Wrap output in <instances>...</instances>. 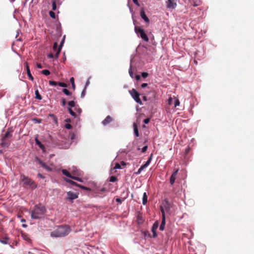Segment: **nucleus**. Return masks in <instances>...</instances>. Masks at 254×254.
Here are the masks:
<instances>
[{"instance_id": "obj_1", "label": "nucleus", "mask_w": 254, "mask_h": 254, "mask_svg": "<svg viewBox=\"0 0 254 254\" xmlns=\"http://www.w3.org/2000/svg\"><path fill=\"white\" fill-rule=\"evenodd\" d=\"M71 229L67 225L58 226L55 230L51 233V236L53 238L65 237L70 232Z\"/></svg>"}, {"instance_id": "obj_2", "label": "nucleus", "mask_w": 254, "mask_h": 254, "mask_svg": "<svg viewBox=\"0 0 254 254\" xmlns=\"http://www.w3.org/2000/svg\"><path fill=\"white\" fill-rule=\"evenodd\" d=\"M45 208L41 205H35L31 212V218L33 219H38L44 217L45 213Z\"/></svg>"}, {"instance_id": "obj_3", "label": "nucleus", "mask_w": 254, "mask_h": 254, "mask_svg": "<svg viewBox=\"0 0 254 254\" xmlns=\"http://www.w3.org/2000/svg\"><path fill=\"white\" fill-rule=\"evenodd\" d=\"M169 204L168 201H166V203L164 205V206H160V210L162 216L161 224L159 227V230L160 231L164 230L165 228L166 223L165 211H168L169 210Z\"/></svg>"}, {"instance_id": "obj_4", "label": "nucleus", "mask_w": 254, "mask_h": 254, "mask_svg": "<svg viewBox=\"0 0 254 254\" xmlns=\"http://www.w3.org/2000/svg\"><path fill=\"white\" fill-rule=\"evenodd\" d=\"M20 181L24 185L31 187L32 189H35L37 187L36 184L31 179L21 175L20 176Z\"/></svg>"}, {"instance_id": "obj_5", "label": "nucleus", "mask_w": 254, "mask_h": 254, "mask_svg": "<svg viewBox=\"0 0 254 254\" xmlns=\"http://www.w3.org/2000/svg\"><path fill=\"white\" fill-rule=\"evenodd\" d=\"M135 31L137 35L139 36L144 41L147 42L148 41V38L143 29L135 26Z\"/></svg>"}, {"instance_id": "obj_6", "label": "nucleus", "mask_w": 254, "mask_h": 254, "mask_svg": "<svg viewBox=\"0 0 254 254\" xmlns=\"http://www.w3.org/2000/svg\"><path fill=\"white\" fill-rule=\"evenodd\" d=\"M129 93L136 103L140 105L142 104L139 98L140 94L135 89H132V90H129Z\"/></svg>"}, {"instance_id": "obj_7", "label": "nucleus", "mask_w": 254, "mask_h": 254, "mask_svg": "<svg viewBox=\"0 0 254 254\" xmlns=\"http://www.w3.org/2000/svg\"><path fill=\"white\" fill-rule=\"evenodd\" d=\"M178 0H167L166 1V7L168 9H175L177 7Z\"/></svg>"}, {"instance_id": "obj_8", "label": "nucleus", "mask_w": 254, "mask_h": 254, "mask_svg": "<svg viewBox=\"0 0 254 254\" xmlns=\"http://www.w3.org/2000/svg\"><path fill=\"white\" fill-rule=\"evenodd\" d=\"M62 172L64 175L66 176V177L71 178L74 180L80 182H82V181L81 179H80L79 177H76V176H72L71 175V174L65 169H63L62 170Z\"/></svg>"}, {"instance_id": "obj_9", "label": "nucleus", "mask_w": 254, "mask_h": 254, "mask_svg": "<svg viewBox=\"0 0 254 254\" xmlns=\"http://www.w3.org/2000/svg\"><path fill=\"white\" fill-rule=\"evenodd\" d=\"M68 105L69 106V108H68V112L69 114L74 117H76V114L71 109V107H74L75 102L73 101H70L68 102Z\"/></svg>"}, {"instance_id": "obj_10", "label": "nucleus", "mask_w": 254, "mask_h": 254, "mask_svg": "<svg viewBox=\"0 0 254 254\" xmlns=\"http://www.w3.org/2000/svg\"><path fill=\"white\" fill-rule=\"evenodd\" d=\"M12 132V130L10 128H8L7 131L6 132L5 134H4V136L2 138V144H5V140L8 138H10L12 136L11 133Z\"/></svg>"}, {"instance_id": "obj_11", "label": "nucleus", "mask_w": 254, "mask_h": 254, "mask_svg": "<svg viewBox=\"0 0 254 254\" xmlns=\"http://www.w3.org/2000/svg\"><path fill=\"white\" fill-rule=\"evenodd\" d=\"M67 198L70 200H73L78 197V194L76 193L68 191L67 193Z\"/></svg>"}, {"instance_id": "obj_12", "label": "nucleus", "mask_w": 254, "mask_h": 254, "mask_svg": "<svg viewBox=\"0 0 254 254\" xmlns=\"http://www.w3.org/2000/svg\"><path fill=\"white\" fill-rule=\"evenodd\" d=\"M73 169L71 171L72 173L75 176H82L83 175V172L81 171L78 170L76 168L73 167Z\"/></svg>"}, {"instance_id": "obj_13", "label": "nucleus", "mask_w": 254, "mask_h": 254, "mask_svg": "<svg viewBox=\"0 0 254 254\" xmlns=\"http://www.w3.org/2000/svg\"><path fill=\"white\" fill-rule=\"evenodd\" d=\"M64 180L66 182H67L69 183V184H70L71 185L77 186L78 187H80V188H82V189H85V190H87V189L86 187L81 186V185H80L79 184H77L76 183L73 182V181H72L71 180H69V179H64Z\"/></svg>"}, {"instance_id": "obj_14", "label": "nucleus", "mask_w": 254, "mask_h": 254, "mask_svg": "<svg viewBox=\"0 0 254 254\" xmlns=\"http://www.w3.org/2000/svg\"><path fill=\"white\" fill-rule=\"evenodd\" d=\"M25 65L26 68V72H27V75H28L29 79L33 81L34 80V78L32 76V75L30 72V68L28 66L27 63H25Z\"/></svg>"}, {"instance_id": "obj_15", "label": "nucleus", "mask_w": 254, "mask_h": 254, "mask_svg": "<svg viewBox=\"0 0 254 254\" xmlns=\"http://www.w3.org/2000/svg\"><path fill=\"white\" fill-rule=\"evenodd\" d=\"M179 171V169H177L171 175L170 177V184L173 185L176 180V176Z\"/></svg>"}, {"instance_id": "obj_16", "label": "nucleus", "mask_w": 254, "mask_h": 254, "mask_svg": "<svg viewBox=\"0 0 254 254\" xmlns=\"http://www.w3.org/2000/svg\"><path fill=\"white\" fill-rule=\"evenodd\" d=\"M113 121L112 117L108 116L102 122L104 126H106Z\"/></svg>"}, {"instance_id": "obj_17", "label": "nucleus", "mask_w": 254, "mask_h": 254, "mask_svg": "<svg viewBox=\"0 0 254 254\" xmlns=\"http://www.w3.org/2000/svg\"><path fill=\"white\" fill-rule=\"evenodd\" d=\"M140 16L141 18L146 22L148 23L149 22V20L148 18L146 15L145 12L143 9H141L140 11Z\"/></svg>"}, {"instance_id": "obj_18", "label": "nucleus", "mask_w": 254, "mask_h": 254, "mask_svg": "<svg viewBox=\"0 0 254 254\" xmlns=\"http://www.w3.org/2000/svg\"><path fill=\"white\" fill-rule=\"evenodd\" d=\"M158 223L157 222H155L153 224V227L152 228V233L153 234V237H155L157 236L156 231V230L158 228Z\"/></svg>"}, {"instance_id": "obj_19", "label": "nucleus", "mask_w": 254, "mask_h": 254, "mask_svg": "<svg viewBox=\"0 0 254 254\" xmlns=\"http://www.w3.org/2000/svg\"><path fill=\"white\" fill-rule=\"evenodd\" d=\"M64 39H65V36H64L63 39H62V41L61 42L60 45V46H59V48H58V51L57 52V53H56V57H57V58L58 57L59 55V54H60V52H61V51L62 48V47H63V45L64 43Z\"/></svg>"}, {"instance_id": "obj_20", "label": "nucleus", "mask_w": 254, "mask_h": 254, "mask_svg": "<svg viewBox=\"0 0 254 254\" xmlns=\"http://www.w3.org/2000/svg\"><path fill=\"white\" fill-rule=\"evenodd\" d=\"M36 144L43 151H45V147L43 144L36 137L35 138Z\"/></svg>"}, {"instance_id": "obj_21", "label": "nucleus", "mask_w": 254, "mask_h": 254, "mask_svg": "<svg viewBox=\"0 0 254 254\" xmlns=\"http://www.w3.org/2000/svg\"><path fill=\"white\" fill-rule=\"evenodd\" d=\"M152 154L151 155V156L149 158L148 160L146 162V163L144 165L141 166L142 168H143V169H145V168H146L147 167H148L149 166V165L150 164V163L151 162V159H152Z\"/></svg>"}, {"instance_id": "obj_22", "label": "nucleus", "mask_w": 254, "mask_h": 254, "mask_svg": "<svg viewBox=\"0 0 254 254\" xmlns=\"http://www.w3.org/2000/svg\"><path fill=\"white\" fill-rule=\"evenodd\" d=\"M152 154L151 155V156L149 158L148 160L146 162V163L144 165L141 166L142 168H143V169H145V168H146L147 167H148L149 166V165L150 164V163L151 162V159H152Z\"/></svg>"}, {"instance_id": "obj_23", "label": "nucleus", "mask_w": 254, "mask_h": 254, "mask_svg": "<svg viewBox=\"0 0 254 254\" xmlns=\"http://www.w3.org/2000/svg\"><path fill=\"white\" fill-rule=\"evenodd\" d=\"M147 202V195L146 192H144L142 197V204L145 205Z\"/></svg>"}, {"instance_id": "obj_24", "label": "nucleus", "mask_w": 254, "mask_h": 254, "mask_svg": "<svg viewBox=\"0 0 254 254\" xmlns=\"http://www.w3.org/2000/svg\"><path fill=\"white\" fill-rule=\"evenodd\" d=\"M133 131H134V133L136 137H138L139 136V132L138 131L137 127L136 125V124H133Z\"/></svg>"}, {"instance_id": "obj_25", "label": "nucleus", "mask_w": 254, "mask_h": 254, "mask_svg": "<svg viewBox=\"0 0 254 254\" xmlns=\"http://www.w3.org/2000/svg\"><path fill=\"white\" fill-rule=\"evenodd\" d=\"M35 98L36 99H38L39 100H42V98L41 96L40 95L38 89H36L35 91Z\"/></svg>"}, {"instance_id": "obj_26", "label": "nucleus", "mask_w": 254, "mask_h": 254, "mask_svg": "<svg viewBox=\"0 0 254 254\" xmlns=\"http://www.w3.org/2000/svg\"><path fill=\"white\" fill-rule=\"evenodd\" d=\"M39 163L42 165V166L43 167H44V168H45L47 171H52L51 168L50 167L47 166L45 163H43V162H42L41 161H40Z\"/></svg>"}, {"instance_id": "obj_27", "label": "nucleus", "mask_w": 254, "mask_h": 254, "mask_svg": "<svg viewBox=\"0 0 254 254\" xmlns=\"http://www.w3.org/2000/svg\"><path fill=\"white\" fill-rule=\"evenodd\" d=\"M131 62H132V60L131 59L129 69V70H128V73H129V74L130 76L132 78H133V72L132 71Z\"/></svg>"}, {"instance_id": "obj_28", "label": "nucleus", "mask_w": 254, "mask_h": 254, "mask_svg": "<svg viewBox=\"0 0 254 254\" xmlns=\"http://www.w3.org/2000/svg\"><path fill=\"white\" fill-rule=\"evenodd\" d=\"M180 105V101L178 99L174 97V107H177Z\"/></svg>"}, {"instance_id": "obj_29", "label": "nucleus", "mask_w": 254, "mask_h": 254, "mask_svg": "<svg viewBox=\"0 0 254 254\" xmlns=\"http://www.w3.org/2000/svg\"><path fill=\"white\" fill-rule=\"evenodd\" d=\"M190 2L194 6H197L199 5L200 1L198 0H196L193 2H192L191 0H189Z\"/></svg>"}, {"instance_id": "obj_30", "label": "nucleus", "mask_w": 254, "mask_h": 254, "mask_svg": "<svg viewBox=\"0 0 254 254\" xmlns=\"http://www.w3.org/2000/svg\"><path fill=\"white\" fill-rule=\"evenodd\" d=\"M70 82L71 84V86H72V88L74 90L75 88V83H74V79L73 77H71L70 78Z\"/></svg>"}, {"instance_id": "obj_31", "label": "nucleus", "mask_w": 254, "mask_h": 254, "mask_svg": "<svg viewBox=\"0 0 254 254\" xmlns=\"http://www.w3.org/2000/svg\"><path fill=\"white\" fill-rule=\"evenodd\" d=\"M168 104L169 105H172L174 104V98L170 97L168 100Z\"/></svg>"}, {"instance_id": "obj_32", "label": "nucleus", "mask_w": 254, "mask_h": 254, "mask_svg": "<svg viewBox=\"0 0 254 254\" xmlns=\"http://www.w3.org/2000/svg\"><path fill=\"white\" fill-rule=\"evenodd\" d=\"M52 9L53 10H56L57 8L56 2L55 0L52 1Z\"/></svg>"}, {"instance_id": "obj_33", "label": "nucleus", "mask_w": 254, "mask_h": 254, "mask_svg": "<svg viewBox=\"0 0 254 254\" xmlns=\"http://www.w3.org/2000/svg\"><path fill=\"white\" fill-rule=\"evenodd\" d=\"M63 92L66 95H67V96H69V95H71V93L70 92L66 89L65 88H64L63 89Z\"/></svg>"}, {"instance_id": "obj_34", "label": "nucleus", "mask_w": 254, "mask_h": 254, "mask_svg": "<svg viewBox=\"0 0 254 254\" xmlns=\"http://www.w3.org/2000/svg\"><path fill=\"white\" fill-rule=\"evenodd\" d=\"M53 49V50L57 53V52L58 51V44L56 42L54 43Z\"/></svg>"}, {"instance_id": "obj_35", "label": "nucleus", "mask_w": 254, "mask_h": 254, "mask_svg": "<svg viewBox=\"0 0 254 254\" xmlns=\"http://www.w3.org/2000/svg\"><path fill=\"white\" fill-rule=\"evenodd\" d=\"M42 73L45 75H48L50 74V72L49 70L47 69H45L42 70Z\"/></svg>"}, {"instance_id": "obj_36", "label": "nucleus", "mask_w": 254, "mask_h": 254, "mask_svg": "<svg viewBox=\"0 0 254 254\" xmlns=\"http://www.w3.org/2000/svg\"><path fill=\"white\" fill-rule=\"evenodd\" d=\"M74 107L75 111H76L78 114H80L81 113V109H80L78 106H75Z\"/></svg>"}, {"instance_id": "obj_37", "label": "nucleus", "mask_w": 254, "mask_h": 254, "mask_svg": "<svg viewBox=\"0 0 254 254\" xmlns=\"http://www.w3.org/2000/svg\"><path fill=\"white\" fill-rule=\"evenodd\" d=\"M49 15L51 16V17H52L53 18H56L55 13L54 12H53V11H50L49 12Z\"/></svg>"}, {"instance_id": "obj_38", "label": "nucleus", "mask_w": 254, "mask_h": 254, "mask_svg": "<svg viewBox=\"0 0 254 254\" xmlns=\"http://www.w3.org/2000/svg\"><path fill=\"white\" fill-rule=\"evenodd\" d=\"M49 84L51 86H56L58 84L57 82H56V81H49Z\"/></svg>"}, {"instance_id": "obj_39", "label": "nucleus", "mask_w": 254, "mask_h": 254, "mask_svg": "<svg viewBox=\"0 0 254 254\" xmlns=\"http://www.w3.org/2000/svg\"><path fill=\"white\" fill-rule=\"evenodd\" d=\"M121 168V165L118 163H116L115 166L114 167V169H120Z\"/></svg>"}, {"instance_id": "obj_40", "label": "nucleus", "mask_w": 254, "mask_h": 254, "mask_svg": "<svg viewBox=\"0 0 254 254\" xmlns=\"http://www.w3.org/2000/svg\"><path fill=\"white\" fill-rule=\"evenodd\" d=\"M58 85L61 87H67L66 84H65L64 83L58 82Z\"/></svg>"}, {"instance_id": "obj_41", "label": "nucleus", "mask_w": 254, "mask_h": 254, "mask_svg": "<svg viewBox=\"0 0 254 254\" xmlns=\"http://www.w3.org/2000/svg\"><path fill=\"white\" fill-rule=\"evenodd\" d=\"M86 87H85L84 89L83 90L82 92H81V98H83L85 95V93H86Z\"/></svg>"}, {"instance_id": "obj_42", "label": "nucleus", "mask_w": 254, "mask_h": 254, "mask_svg": "<svg viewBox=\"0 0 254 254\" xmlns=\"http://www.w3.org/2000/svg\"><path fill=\"white\" fill-rule=\"evenodd\" d=\"M117 180V178L115 176H112L110 178V181L111 182H115Z\"/></svg>"}, {"instance_id": "obj_43", "label": "nucleus", "mask_w": 254, "mask_h": 254, "mask_svg": "<svg viewBox=\"0 0 254 254\" xmlns=\"http://www.w3.org/2000/svg\"><path fill=\"white\" fill-rule=\"evenodd\" d=\"M141 75L143 78H146L148 76V74L147 72H143L141 73Z\"/></svg>"}, {"instance_id": "obj_44", "label": "nucleus", "mask_w": 254, "mask_h": 254, "mask_svg": "<svg viewBox=\"0 0 254 254\" xmlns=\"http://www.w3.org/2000/svg\"><path fill=\"white\" fill-rule=\"evenodd\" d=\"M66 100L64 98H62V104L63 106H64L66 105Z\"/></svg>"}, {"instance_id": "obj_45", "label": "nucleus", "mask_w": 254, "mask_h": 254, "mask_svg": "<svg viewBox=\"0 0 254 254\" xmlns=\"http://www.w3.org/2000/svg\"><path fill=\"white\" fill-rule=\"evenodd\" d=\"M144 169L143 168H142V167L141 166L138 170L137 172L136 173V174H139Z\"/></svg>"}, {"instance_id": "obj_46", "label": "nucleus", "mask_w": 254, "mask_h": 254, "mask_svg": "<svg viewBox=\"0 0 254 254\" xmlns=\"http://www.w3.org/2000/svg\"><path fill=\"white\" fill-rule=\"evenodd\" d=\"M0 242L2 243V244H7L8 243V242H7V239H5L4 240H0Z\"/></svg>"}, {"instance_id": "obj_47", "label": "nucleus", "mask_w": 254, "mask_h": 254, "mask_svg": "<svg viewBox=\"0 0 254 254\" xmlns=\"http://www.w3.org/2000/svg\"><path fill=\"white\" fill-rule=\"evenodd\" d=\"M33 121L34 123H40L41 122V120H40V119H33Z\"/></svg>"}, {"instance_id": "obj_48", "label": "nucleus", "mask_w": 254, "mask_h": 254, "mask_svg": "<svg viewBox=\"0 0 254 254\" xmlns=\"http://www.w3.org/2000/svg\"><path fill=\"white\" fill-rule=\"evenodd\" d=\"M65 127L69 129L71 128V126L70 124H67L65 125Z\"/></svg>"}, {"instance_id": "obj_49", "label": "nucleus", "mask_w": 254, "mask_h": 254, "mask_svg": "<svg viewBox=\"0 0 254 254\" xmlns=\"http://www.w3.org/2000/svg\"><path fill=\"white\" fill-rule=\"evenodd\" d=\"M147 149V146L145 145L141 149L142 152H145Z\"/></svg>"}, {"instance_id": "obj_50", "label": "nucleus", "mask_w": 254, "mask_h": 254, "mask_svg": "<svg viewBox=\"0 0 254 254\" xmlns=\"http://www.w3.org/2000/svg\"><path fill=\"white\" fill-rule=\"evenodd\" d=\"M149 121H150V119L149 118H147V119H145V120H144L143 123L145 124H147L149 123Z\"/></svg>"}, {"instance_id": "obj_51", "label": "nucleus", "mask_w": 254, "mask_h": 254, "mask_svg": "<svg viewBox=\"0 0 254 254\" xmlns=\"http://www.w3.org/2000/svg\"><path fill=\"white\" fill-rule=\"evenodd\" d=\"M135 79L136 80L138 81L140 79V76L139 75H135Z\"/></svg>"}, {"instance_id": "obj_52", "label": "nucleus", "mask_w": 254, "mask_h": 254, "mask_svg": "<svg viewBox=\"0 0 254 254\" xmlns=\"http://www.w3.org/2000/svg\"><path fill=\"white\" fill-rule=\"evenodd\" d=\"M89 84H90V81H89V79H88L86 82L85 87H86V88L87 86H88L89 85Z\"/></svg>"}, {"instance_id": "obj_53", "label": "nucleus", "mask_w": 254, "mask_h": 254, "mask_svg": "<svg viewBox=\"0 0 254 254\" xmlns=\"http://www.w3.org/2000/svg\"><path fill=\"white\" fill-rule=\"evenodd\" d=\"M147 86V84L145 83H142L141 85V87L143 88L146 87Z\"/></svg>"}, {"instance_id": "obj_54", "label": "nucleus", "mask_w": 254, "mask_h": 254, "mask_svg": "<svg viewBox=\"0 0 254 254\" xmlns=\"http://www.w3.org/2000/svg\"><path fill=\"white\" fill-rule=\"evenodd\" d=\"M37 66L38 68H42V66L41 64H37Z\"/></svg>"}, {"instance_id": "obj_55", "label": "nucleus", "mask_w": 254, "mask_h": 254, "mask_svg": "<svg viewBox=\"0 0 254 254\" xmlns=\"http://www.w3.org/2000/svg\"><path fill=\"white\" fill-rule=\"evenodd\" d=\"M133 2L137 5H139L137 0H132Z\"/></svg>"}, {"instance_id": "obj_56", "label": "nucleus", "mask_w": 254, "mask_h": 254, "mask_svg": "<svg viewBox=\"0 0 254 254\" xmlns=\"http://www.w3.org/2000/svg\"><path fill=\"white\" fill-rule=\"evenodd\" d=\"M53 57H54V56H53V54H48V57L49 58H53Z\"/></svg>"}, {"instance_id": "obj_57", "label": "nucleus", "mask_w": 254, "mask_h": 254, "mask_svg": "<svg viewBox=\"0 0 254 254\" xmlns=\"http://www.w3.org/2000/svg\"><path fill=\"white\" fill-rule=\"evenodd\" d=\"M38 176L39 178H44L43 176L41 174H38Z\"/></svg>"}, {"instance_id": "obj_58", "label": "nucleus", "mask_w": 254, "mask_h": 254, "mask_svg": "<svg viewBox=\"0 0 254 254\" xmlns=\"http://www.w3.org/2000/svg\"><path fill=\"white\" fill-rule=\"evenodd\" d=\"M116 201H117V202H119L121 203V199H120V198H117V199H116Z\"/></svg>"}, {"instance_id": "obj_59", "label": "nucleus", "mask_w": 254, "mask_h": 254, "mask_svg": "<svg viewBox=\"0 0 254 254\" xmlns=\"http://www.w3.org/2000/svg\"><path fill=\"white\" fill-rule=\"evenodd\" d=\"M121 164H122V165H123V166H125V165H126V164H125V163H124V162H123V161H122V162H121Z\"/></svg>"}, {"instance_id": "obj_60", "label": "nucleus", "mask_w": 254, "mask_h": 254, "mask_svg": "<svg viewBox=\"0 0 254 254\" xmlns=\"http://www.w3.org/2000/svg\"><path fill=\"white\" fill-rule=\"evenodd\" d=\"M22 227H24V228H26V227H27V225H26V224H22Z\"/></svg>"}, {"instance_id": "obj_61", "label": "nucleus", "mask_w": 254, "mask_h": 254, "mask_svg": "<svg viewBox=\"0 0 254 254\" xmlns=\"http://www.w3.org/2000/svg\"><path fill=\"white\" fill-rule=\"evenodd\" d=\"M70 119H67L65 120V121H66V122H70Z\"/></svg>"}, {"instance_id": "obj_62", "label": "nucleus", "mask_w": 254, "mask_h": 254, "mask_svg": "<svg viewBox=\"0 0 254 254\" xmlns=\"http://www.w3.org/2000/svg\"><path fill=\"white\" fill-rule=\"evenodd\" d=\"M21 221L22 222H25V220L24 219H22L21 220Z\"/></svg>"}, {"instance_id": "obj_63", "label": "nucleus", "mask_w": 254, "mask_h": 254, "mask_svg": "<svg viewBox=\"0 0 254 254\" xmlns=\"http://www.w3.org/2000/svg\"><path fill=\"white\" fill-rule=\"evenodd\" d=\"M143 99H144V100H146V97H143Z\"/></svg>"}, {"instance_id": "obj_64", "label": "nucleus", "mask_w": 254, "mask_h": 254, "mask_svg": "<svg viewBox=\"0 0 254 254\" xmlns=\"http://www.w3.org/2000/svg\"><path fill=\"white\" fill-rule=\"evenodd\" d=\"M3 146H8V144L3 145Z\"/></svg>"}]
</instances>
